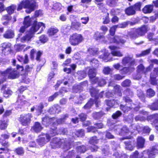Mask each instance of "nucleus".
<instances>
[{
    "label": "nucleus",
    "mask_w": 158,
    "mask_h": 158,
    "mask_svg": "<svg viewBox=\"0 0 158 158\" xmlns=\"http://www.w3.org/2000/svg\"><path fill=\"white\" fill-rule=\"evenodd\" d=\"M142 2H138L136 3L132 6L136 10H140L141 6L142 5Z\"/></svg>",
    "instance_id": "f704fd0d"
},
{
    "label": "nucleus",
    "mask_w": 158,
    "mask_h": 158,
    "mask_svg": "<svg viewBox=\"0 0 158 158\" xmlns=\"http://www.w3.org/2000/svg\"><path fill=\"white\" fill-rule=\"evenodd\" d=\"M90 92L91 94V95L92 96H96L98 92V91L94 88L91 89H90Z\"/></svg>",
    "instance_id": "09e8293b"
},
{
    "label": "nucleus",
    "mask_w": 158,
    "mask_h": 158,
    "mask_svg": "<svg viewBox=\"0 0 158 158\" xmlns=\"http://www.w3.org/2000/svg\"><path fill=\"white\" fill-rule=\"evenodd\" d=\"M19 73L17 69L8 68L2 73V75L7 76L10 79H14L17 78L19 76Z\"/></svg>",
    "instance_id": "20e7f679"
},
{
    "label": "nucleus",
    "mask_w": 158,
    "mask_h": 158,
    "mask_svg": "<svg viewBox=\"0 0 158 158\" xmlns=\"http://www.w3.org/2000/svg\"><path fill=\"white\" fill-rule=\"evenodd\" d=\"M76 135L78 137H82L84 136V130L82 129L80 131H77L76 133Z\"/></svg>",
    "instance_id": "864d4df0"
},
{
    "label": "nucleus",
    "mask_w": 158,
    "mask_h": 158,
    "mask_svg": "<svg viewBox=\"0 0 158 158\" xmlns=\"http://www.w3.org/2000/svg\"><path fill=\"white\" fill-rule=\"evenodd\" d=\"M128 25V23L127 22H124L122 23H119L117 25L118 27L119 28H125Z\"/></svg>",
    "instance_id": "de8ad7c7"
},
{
    "label": "nucleus",
    "mask_w": 158,
    "mask_h": 158,
    "mask_svg": "<svg viewBox=\"0 0 158 158\" xmlns=\"http://www.w3.org/2000/svg\"><path fill=\"white\" fill-rule=\"evenodd\" d=\"M89 142L91 144L94 145L98 143V140L96 137H93L90 139Z\"/></svg>",
    "instance_id": "c03bdc74"
},
{
    "label": "nucleus",
    "mask_w": 158,
    "mask_h": 158,
    "mask_svg": "<svg viewBox=\"0 0 158 158\" xmlns=\"http://www.w3.org/2000/svg\"><path fill=\"white\" fill-rule=\"evenodd\" d=\"M32 116L31 114H28L24 115V116H21L20 117V120L22 124L24 126L27 125L29 123L30 118Z\"/></svg>",
    "instance_id": "1a4fd4ad"
},
{
    "label": "nucleus",
    "mask_w": 158,
    "mask_h": 158,
    "mask_svg": "<svg viewBox=\"0 0 158 158\" xmlns=\"http://www.w3.org/2000/svg\"><path fill=\"white\" fill-rule=\"evenodd\" d=\"M118 28L117 25L114 26L112 27L110 29V32L111 36H113V35L114 34L115 30L116 29Z\"/></svg>",
    "instance_id": "4c0bfd02"
},
{
    "label": "nucleus",
    "mask_w": 158,
    "mask_h": 158,
    "mask_svg": "<svg viewBox=\"0 0 158 158\" xmlns=\"http://www.w3.org/2000/svg\"><path fill=\"white\" fill-rule=\"evenodd\" d=\"M62 5L59 3H57L54 4L53 8L57 10H60L61 9Z\"/></svg>",
    "instance_id": "79ce46f5"
},
{
    "label": "nucleus",
    "mask_w": 158,
    "mask_h": 158,
    "mask_svg": "<svg viewBox=\"0 0 158 158\" xmlns=\"http://www.w3.org/2000/svg\"><path fill=\"white\" fill-rule=\"evenodd\" d=\"M109 40L111 43H121L123 44L125 42L124 40H122L121 37L117 35H115L114 37L113 36L110 37L109 38Z\"/></svg>",
    "instance_id": "f8f14e48"
},
{
    "label": "nucleus",
    "mask_w": 158,
    "mask_h": 158,
    "mask_svg": "<svg viewBox=\"0 0 158 158\" xmlns=\"http://www.w3.org/2000/svg\"><path fill=\"white\" fill-rule=\"evenodd\" d=\"M114 155L115 156V158H127V157L126 154H124L123 155H119L118 152L115 153Z\"/></svg>",
    "instance_id": "ea45409f"
},
{
    "label": "nucleus",
    "mask_w": 158,
    "mask_h": 158,
    "mask_svg": "<svg viewBox=\"0 0 158 158\" xmlns=\"http://www.w3.org/2000/svg\"><path fill=\"white\" fill-rule=\"evenodd\" d=\"M81 20H82V23L86 24L88 22L89 18L88 17H83L81 18Z\"/></svg>",
    "instance_id": "13d9d810"
},
{
    "label": "nucleus",
    "mask_w": 158,
    "mask_h": 158,
    "mask_svg": "<svg viewBox=\"0 0 158 158\" xmlns=\"http://www.w3.org/2000/svg\"><path fill=\"white\" fill-rule=\"evenodd\" d=\"M45 27V25L43 23H39L37 24L35 23L26 35L21 38V41L24 42L30 41L31 38L34 37L35 32L40 28L41 29V31H42Z\"/></svg>",
    "instance_id": "f257e3e1"
},
{
    "label": "nucleus",
    "mask_w": 158,
    "mask_h": 158,
    "mask_svg": "<svg viewBox=\"0 0 158 158\" xmlns=\"http://www.w3.org/2000/svg\"><path fill=\"white\" fill-rule=\"evenodd\" d=\"M18 60L21 62L23 61L24 63H27L28 62V56L27 55H26L24 57V59H23L22 56H18Z\"/></svg>",
    "instance_id": "7c9ffc66"
},
{
    "label": "nucleus",
    "mask_w": 158,
    "mask_h": 158,
    "mask_svg": "<svg viewBox=\"0 0 158 158\" xmlns=\"http://www.w3.org/2000/svg\"><path fill=\"white\" fill-rule=\"evenodd\" d=\"M33 22V23L32 26L35 23H38L36 21L35 18H30L29 16L26 17L24 19L23 22V25L25 26L26 27H29L31 22Z\"/></svg>",
    "instance_id": "6e6552de"
},
{
    "label": "nucleus",
    "mask_w": 158,
    "mask_h": 158,
    "mask_svg": "<svg viewBox=\"0 0 158 158\" xmlns=\"http://www.w3.org/2000/svg\"><path fill=\"white\" fill-rule=\"evenodd\" d=\"M83 40V37L81 34L75 33L70 35L69 41L71 45L76 46L78 45Z\"/></svg>",
    "instance_id": "7ed1b4c3"
},
{
    "label": "nucleus",
    "mask_w": 158,
    "mask_h": 158,
    "mask_svg": "<svg viewBox=\"0 0 158 158\" xmlns=\"http://www.w3.org/2000/svg\"><path fill=\"white\" fill-rule=\"evenodd\" d=\"M155 94V92L152 89H150L147 91V95L149 97H153Z\"/></svg>",
    "instance_id": "2f4dec72"
},
{
    "label": "nucleus",
    "mask_w": 158,
    "mask_h": 158,
    "mask_svg": "<svg viewBox=\"0 0 158 158\" xmlns=\"http://www.w3.org/2000/svg\"><path fill=\"white\" fill-rule=\"evenodd\" d=\"M2 46L4 49L10 48L11 44L10 43H4L2 44Z\"/></svg>",
    "instance_id": "8fccbe9b"
},
{
    "label": "nucleus",
    "mask_w": 158,
    "mask_h": 158,
    "mask_svg": "<svg viewBox=\"0 0 158 158\" xmlns=\"http://www.w3.org/2000/svg\"><path fill=\"white\" fill-rule=\"evenodd\" d=\"M144 69V67L142 64H140L138 66L137 71L139 73H143Z\"/></svg>",
    "instance_id": "680f3d73"
},
{
    "label": "nucleus",
    "mask_w": 158,
    "mask_h": 158,
    "mask_svg": "<svg viewBox=\"0 0 158 158\" xmlns=\"http://www.w3.org/2000/svg\"><path fill=\"white\" fill-rule=\"evenodd\" d=\"M118 0H106V4L110 6H115L117 3Z\"/></svg>",
    "instance_id": "bb28decb"
},
{
    "label": "nucleus",
    "mask_w": 158,
    "mask_h": 158,
    "mask_svg": "<svg viewBox=\"0 0 158 158\" xmlns=\"http://www.w3.org/2000/svg\"><path fill=\"white\" fill-rule=\"evenodd\" d=\"M119 20V18L116 16H114L111 19V21L113 23H118Z\"/></svg>",
    "instance_id": "69168bd1"
},
{
    "label": "nucleus",
    "mask_w": 158,
    "mask_h": 158,
    "mask_svg": "<svg viewBox=\"0 0 158 158\" xmlns=\"http://www.w3.org/2000/svg\"><path fill=\"white\" fill-rule=\"evenodd\" d=\"M120 12V10L118 9H112L111 10L110 14L112 15H118Z\"/></svg>",
    "instance_id": "c9c22d12"
},
{
    "label": "nucleus",
    "mask_w": 158,
    "mask_h": 158,
    "mask_svg": "<svg viewBox=\"0 0 158 158\" xmlns=\"http://www.w3.org/2000/svg\"><path fill=\"white\" fill-rule=\"evenodd\" d=\"M16 6L13 5L8 7L6 9L7 11L9 14H11L13 13L16 8Z\"/></svg>",
    "instance_id": "c85d7f7f"
},
{
    "label": "nucleus",
    "mask_w": 158,
    "mask_h": 158,
    "mask_svg": "<svg viewBox=\"0 0 158 158\" xmlns=\"http://www.w3.org/2000/svg\"><path fill=\"white\" fill-rule=\"evenodd\" d=\"M39 40L42 43H45L48 40L47 36L44 35H41L39 37Z\"/></svg>",
    "instance_id": "473e14b6"
},
{
    "label": "nucleus",
    "mask_w": 158,
    "mask_h": 158,
    "mask_svg": "<svg viewBox=\"0 0 158 158\" xmlns=\"http://www.w3.org/2000/svg\"><path fill=\"white\" fill-rule=\"evenodd\" d=\"M15 152L18 155H22L24 152L23 148L21 147L17 148Z\"/></svg>",
    "instance_id": "3c124183"
},
{
    "label": "nucleus",
    "mask_w": 158,
    "mask_h": 158,
    "mask_svg": "<svg viewBox=\"0 0 158 158\" xmlns=\"http://www.w3.org/2000/svg\"><path fill=\"white\" fill-rule=\"evenodd\" d=\"M120 107V109L125 113L128 112L131 110V106H129L128 104H127L125 106L121 105Z\"/></svg>",
    "instance_id": "393cba45"
},
{
    "label": "nucleus",
    "mask_w": 158,
    "mask_h": 158,
    "mask_svg": "<svg viewBox=\"0 0 158 158\" xmlns=\"http://www.w3.org/2000/svg\"><path fill=\"white\" fill-rule=\"evenodd\" d=\"M150 108L152 110H158V101L152 104L150 106Z\"/></svg>",
    "instance_id": "58836bf2"
},
{
    "label": "nucleus",
    "mask_w": 158,
    "mask_h": 158,
    "mask_svg": "<svg viewBox=\"0 0 158 158\" xmlns=\"http://www.w3.org/2000/svg\"><path fill=\"white\" fill-rule=\"evenodd\" d=\"M118 102L117 101H114L113 99L110 100H107L106 104L107 105L111 107L114 106V107L118 104Z\"/></svg>",
    "instance_id": "b1692460"
},
{
    "label": "nucleus",
    "mask_w": 158,
    "mask_h": 158,
    "mask_svg": "<svg viewBox=\"0 0 158 158\" xmlns=\"http://www.w3.org/2000/svg\"><path fill=\"white\" fill-rule=\"evenodd\" d=\"M57 29L54 28H51L48 30L47 33L48 35L52 36L55 35L58 32Z\"/></svg>",
    "instance_id": "4be33fe9"
},
{
    "label": "nucleus",
    "mask_w": 158,
    "mask_h": 158,
    "mask_svg": "<svg viewBox=\"0 0 158 158\" xmlns=\"http://www.w3.org/2000/svg\"><path fill=\"white\" fill-rule=\"evenodd\" d=\"M42 129L43 127L40 123L38 122L35 123L34 125L31 128L32 130L36 132H40Z\"/></svg>",
    "instance_id": "6ab92c4d"
},
{
    "label": "nucleus",
    "mask_w": 158,
    "mask_h": 158,
    "mask_svg": "<svg viewBox=\"0 0 158 158\" xmlns=\"http://www.w3.org/2000/svg\"><path fill=\"white\" fill-rule=\"evenodd\" d=\"M153 5H148L145 6L142 9L143 12L145 14L151 13L153 10Z\"/></svg>",
    "instance_id": "dca6fc26"
},
{
    "label": "nucleus",
    "mask_w": 158,
    "mask_h": 158,
    "mask_svg": "<svg viewBox=\"0 0 158 158\" xmlns=\"http://www.w3.org/2000/svg\"><path fill=\"white\" fill-rule=\"evenodd\" d=\"M112 54L114 56H122L123 54L118 50H113L111 52Z\"/></svg>",
    "instance_id": "e433bc0d"
},
{
    "label": "nucleus",
    "mask_w": 158,
    "mask_h": 158,
    "mask_svg": "<svg viewBox=\"0 0 158 158\" xmlns=\"http://www.w3.org/2000/svg\"><path fill=\"white\" fill-rule=\"evenodd\" d=\"M102 19L103 20V23L104 24H107L110 22L109 13H107L105 14L103 17Z\"/></svg>",
    "instance_id": "cd10ccee"
},
{
    "label": "nucleus",
    "mask_w": 158,
    "mask_h": 158,
    "mask_svg": "<svg viewBox=\"0 0 158 158\" xmlns=\"http://www.w3.org/2000/svg\"><path fill=\"white\" fill-rule=\"evenodd\" d=\"M111 69L109 67H106L103 70V73L105 74H108L111 71Z\"/></svg>",
    "instance_id": "e2e57ef3"
},
{
    "label": "nucleus",
    "mask_w": 158,
    "mask_h": 158,
    "mask_svg": "<svg viewBox=\"0 0 158 158\" xmlns=\"http://www.w3.org/2000/svg\"><path fill=\"white\" fill-rule=\"evenodd\" d=\"M51 138V136L48 134L40 135L37 139V141L39 145L43 146L49 141Z\"/></svg>",
    "instance_id": "39448f33"
},
{
    "label": "nucleus",
    "mask_w": 158,
    "mask_h": 158,
    "mask_svg": "<svg viewBox=\"0 0 158 158\" xmlns=\"http://www.w3.org/2000/svg\"><path fill=\"white\" fill-rule=\"evenodd\" d=\"M125 13L128 15H132L135 13V11L132 6H130L125 10Z\"/></svg>",
    "instance_id": "412c9836"
},
{
    "label": "nucleus",
    "mask_w": 158,
    "mask_h": 158,
    "mask_svg": "<svg viewBox=\"0 0 158 158\" xmlns=\"http://www.w3.org/2000/svg\"><path fill=\"white\" fill-rule=\"evenodd\" d=\"M94 102L93 99H90L89 101L84 106V108L86 109L89 108L94 104Z\"/></svg>",
    "instance_id": "72a5a7b5"
},
{
    "label": "nucleus",
    "mask_w": 158,
    "mask_h": 158,
    "mask_svg": "<svg viewBox=\"0 0 158 158\" xmlns=\"http://www.w3.org/2000/svg\"><path fill=\"white\" fill-rule=\"evenodd\" d=\"M129 63L131 65L134 64V60L132 58L129 57H125L123 58L122 61V63L123 65H126Z\"/></svg>",
    "instance_id": "2eb2a0df"
},
{
    "label": "nucleus",
    "mask_w": 158,
    "mask_h": 158,
    "mask_svg": "<svg viewBox=\"0 0 158 158\" xmlns=\"http://www.w3.org/2000/svg\"><path fill=\"white\" fill-rule=\"evenodd\" d=\"M145 141V140L143 138L141 137H139L137 140L138 147L139 148H143L144 146Z\"/></svg>",
    "instance_id": "aec40b11"
},
{
    "label": "nucleus",
    "mask_w": 158,
    "mask_h": 158,
    "mask_svg": "<svg viewBox=\"0 0 158 158\" xmlns=\"http://www.w3.org/2000/svg\"><path fill=\"white\" fill-rule=\"evenodd\" d=\"M8 125V124L7 122H3L0 124V129L1 130H5L6 128Z\"/></svg>",
    "instance_id": "a19ab883"
},
{
    "label": "nucleus",
    "mask_w": 158,
    "mask_h": 158,
    "mask_svg": "<svg viewBox=\"0 0 158 158\" xmlns=\"http://www.w3.org/2000/svg\"><path fill=\"white\" fill-rule=\"evenodd\" d=\"M4 37L6 38H11L14 36V33L13 31L10 30L7 31L4 35Z\"/></svg>",
    "instance_id": "5701e85b"
},
{
    "label": "nucleus",
    "mask_w": 158,
    "mask_h": 158,
    "mask_svg": "<svg viewBox=\"0 0 158 158\" xmlns=\"http://www.w3.org/2000/svg\"><path fill=\"white\" fill-rule=\"evenodd\" d=\"M103 115V114L101 112H97L94 114L93 116L94 118L98 119Z\"/></svg>",
    "instance_id": "49530a36"
},
{
    "label": "nucleus",
    "mask_w": 158,
    "mask_h": 158,
    "mask_svg": "<svg viewBox=\"0 0 158 158\" xmlns=\"http://www.w3.org/2000/svg\"><path fill=\"white\" fill-rule=\"evenodd\" d=\"M58 95V93H55L52 96H51L49 98L48 101L49 102L52 101Z\"/></svg>",
    "instance_id": "4d7b16f0"
},
{
    "label": "nucleus",
    "mask_w": 158,
    "mask_h": 158,
    "mask_svg": "<svg viewBox=\"0 0 158 158\" xmlns=\"http://www.w3.org/2000/svg\"><path fill=\"white\" fill-rule=\"evenodd\" d=\"M102 152L105 155H107L109 154V151L108 148L106 147L102 150Z\"/></svg>",
    "instance_id": "338daca9"
},
{
    "label": "nucleus",
    "mask_w": 158,
    "mask_h": 158,
    "mask_svg": "<svg viewBox=\"0 0 158 158\" xmlns=\"http://www.w3.org/2000/svg\"><path fill=\"white\" fill-rule=\"evenodd\" d=\"M1 91L3 93V96L6 98H8L12 94V91L9 89H6V87L3 86L1 89Z\"/></svg>",
    "instance_id": "ddd939ff"
},
{
    "label": "nucleus",
    "mask_w": 158,
    "mask_h": 158,
    "mask_svg": "<svg viewBox=\"0 0 158 158\" xmlns=\"http://www.w3.org/2000/svg\"><path fill=\"white\" fill-rule=\"evenodd\" d=\"M103 37V35L98 31L95 32L94 35V38L97 40L102 38Z\"/></svg>",
    "instance_id": "c756f323"
},
{
    "label": "nucleus",
    "mask_w": 158,
    "mask_h": 158,
    "mask_svg": "<svg viewBox=\"0 0 158 158\" xmlns=\"http://www.w3.org/2000/svg\"><path fill=\"white\" fill-rule=\"evenodd\" d=\"M130 35V37L133 39H135L138 37L139 36L137 34V33H136V31L135 32L131 33Z\"/></svg>",
    "instance_id": "0e129e2a"
},
{
    "label": "nucleus",
    "mask_w": 158,
    "mask_h": 158,
    "mask_svg": "<svg viewBox=\"0 0 158 158\" xmlns=\"http://www.w3.org/2000/svg\"><path fill=\"white\" fill-rule=\"evenodd\" d=\"M151 131L150 129L148 126H145L143 128V132L149 133Z\"/></svg>",
    "instance_id": "052dcab7"
},
{
    "label": "nucleus",
    "mask_w": 158,
    "mask_h": 158,
    "mask_svg": "<svg viewBox=\"0 0 158 158\" xmlns=\"http://www.w3.org/2000/svg\"><path fill=\"white\" fill-rule=\"evenodd\" d=\"M121 114V113L119 111H117L112 116L113 118L115 119L120 116Z\"/></svg>",
    "instance_id": "5fc2aeb1"
},
{
    "label": "nucleus",
    "mask_w": 158,
    "mask_h": 158,
    "mask_svg": "<svg viewBox=\"0 0 158 158\" xmlns=\"http://www.w3.org/2000/svg\"><path fill=\"white\" fill-rule=\"evenodd\" d=\"M157 150L154 148H153L152 152H149L148 151H144L143 153V155L142 158H151L153 157L155 153H156Z\"/></svg>",
    "instance_id": "9d476101"
},
{
    "label": "nucleus",
    "mask_w": 158,
    "mask_h": 158,
    "mask_svg": "<svg viewBox=\"0 0 158 158\" xmlns=\"http://www.w3.org/2000/svg\"><path fill=\"white\" fill-rule=\"evenodd\" d=\"M55 120V119L53 118H49L48 117H45V118H43L42 119L43 123L46 126H48V123L45 124V123L47 122L48 124H49L50 123H51L52 122H53Z\"/></svg>",
    "instance_id": "a878e982"
},
{
    "label": "nucleus",
    "mask_w": 158,
    "mask_h": 158,
    "mask_svg": "<svg viewBox=\"0 0 158 158\" xmlns=\"http://www.w3.org/2000/svg\"><path fill=\"white\" fill-rule=\"evenodd\" d=\"M77 149L78 152L80 153L84 152L86 151V148L84 146L78 147Z\"/></svg>",
    "instance_id": "a18cd8bd"
},
{
    "label": "nucleus",
    "mask_w": 158,
    "mask_h": 158,
    "mask_svg": "<svg viewBox=\"0 0 158 158\" xmlns=\"http://www.w3.org/2000/svg\"><path fill=\"white\" fill-rule=\"evenodd\" d=\"M37 7L35 0H23L18 5L17 10H21L23 8H27L26 11L30 13Z\"/></svg>",
    "instance_id": "f03ea898"
},
{
    "label": "nucleus",
    "mask_w": 158,
    "mask_h": 158,
    "mask_svg": "<svg viewBox=\"0 0 158 158\" xmlns=\"http://www.w3.org/2000/svg\"><path fill=\"white\" fill-rule=\"evenodd\" d=\"M157 76H158V68H155L151 74V83L153 85L156 84L157 81L155 78Z\"/></svg>",
    "instance_id": "9b49d317"
},
{
    "label": "nucleus",
    "mask_w": 158,
    "mask_h": 158,
    "mask_svg": "<svg viewBox=\"0 0 158 158\" xmlns=\"http://www.w3.org/2000/svg\"><path fill=\"white\" fill-rule=\"evenodd\" d=\"M96 70L94 69H91L89 70L88 72V75L90 79L91 82L93 83L97 82L98 78L95 77L96 75Z\"/></svg>",
    "instance_id": "0eeeda50"
},
{
    "label": "nucleus",
    "mask_w": 158,
    "mask_h": 158,
    "mask_svg": "<svg viewBox=\"0 0 158 158\" xmlns=\"http://www.w3.org/2000/svg\"><path fill=\"white\" fill-rule=\"evenodd\" d=\"M43 107L44 106L43 104L40 103L37 106V108L36 109V110L40 113L42 111V110Z\"/></svg>",
    "instance_id": "bf43d9fd"
},
{
    "label": "nucleus",
    "mask_w": 158,
    "mask_h": 158,
    "mask_svg": "<svg viewBox=\"0 0 158 158\" xmlns=\"http://www.w3.org/2000/svg\"><path fill=\"white\" fill-rule=\"evenodd\" d=\"M81 25V23L78 22H72L71 27L72 29H75L77 31L81 30L80 27Z\"/></svg>",
    "instance_id": "a211bd4d"
},
{
    "label": "nucleus",
    "mask_w": 158,
    "mask_h": 158,
    "mask_svg": "<svg viewBox=\"0 0 158 158\" xmlns=\"http://www.w3.org/2000/svg\"><path fill=\"white\" fill-rule=\"evenodd\" d=\"M80 119L82 121H85L86 118V115L85 114H81L80 115H79Z\"/></svg>",
    "instance_id": "774afa93"
},
{
    "label": "nucleus",
    "mask_w": 158,
    "mask_h": 158,
    "mask_svg": "<svg viewBox=\"0 0 158 158\" xmlns=\"http://www.w3.org/2000/svg\"><path fill=\"white\" fill-rule=\"evenodd\" d=\"M131 83L129 80H126L122 83V85L123 87L128 86L130 85Z\"/></svg>",
    "instance_id": "37998d69"
},
{
    "label": "nucleus",
    "mask_w": 158,
    "mask_h": 158,
    "mask_svg": "<svg viewBox=\"0 0 158 158\" xmlns=\"http://www.w3.org/2000/svg\"><path fill=\"white\" fill-rule=\"evenodd\" d=\"M114 129L117 134L122 135H125L130 132L129 129L126 126H124L121 128L120 126H115Z\"/></svg>",
    "instance_id": "423d86ee"
},
{
    "label": "nucleus",
    "mask_w": 158,
    "mask_h": 158,
    "mask_svg": "<svg viewBox=\"0 0 158 158\" xmlns=\"http://www.w3.org/2000/svg\"><path fill=\"white\" fill-rule=\"evenodd\" d=\"M134 68L133 67L131 68H127L124 67L123 68V71L125 73H127L129 72H131L134 70Z\"/></svg>",
    "instance_id": "603ef678"
},
{
    "label": "nucleus",
    "mask_w": 158,
    "mask_h": 158,
    "mask_svg": "<svg viewBox=\"0 0 158 158\" xmlns=\"http://www.w3.org/2000/svg\"><path fill=\"white\" fill-rule=\"evenodd\" d=\"M136 33L138 35H144L147 31V29L146 26H143L136 30Z\"/></svg>",
    "instance_id": "f3484780"
},
{
    "label": "nucleus",
    "mask_w": 158,
    "mask_h": 158,
    "mask_svg": "<svg viewBox=\"0 0 158 158\" xmlns=\"http://www.w3.org/2000/svg\"><path fill=\"white\" fill-rule=\"evenodd\" d=\"M145 117L141 115H138L135 117L136 121H143L145 119Z\"/></svg>",
    "instance_id": "6e6d98bb"
},
{
    "label": "nucleus",
    "mask_w": 158,
    "mask_h": 158,
    "mask_svg": "<svg viewBox=\"0 0 158 158\" xmlns=\"http://www.w3.org/2000/svg\"><path fill=\"white\" fill-rule=\"evenodd\" d=\"M18 104L19 106H23L27 103V102L26 101L25 97L22 95L19 96L17 100Z\"/></svg>",
    "instance_id": "4468645a"
}]
</instances>
